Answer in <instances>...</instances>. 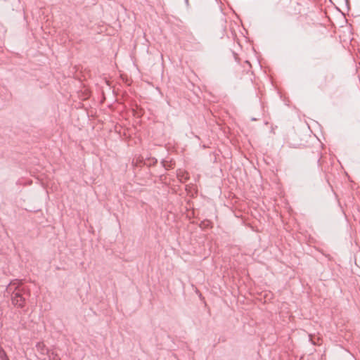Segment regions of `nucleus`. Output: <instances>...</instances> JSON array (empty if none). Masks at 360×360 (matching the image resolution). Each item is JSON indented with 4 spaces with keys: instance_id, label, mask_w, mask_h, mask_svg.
<instances>
[{
    "instance_id": "obj_2",
    "label": "nucleus",
    "mask_w": 360,
    "mask_h": 360,
    "mask_svg": "<svg viewBox=\"0 0 360 360\" xmlns=\"http://www.w3.org/2000/svg\"><path fill=\"white\" fill-rule=\"evenodd\" d=\"M7 358H8V356H7L6 352L1 347H0V359L5 360Z\"/></svg>"
},
{
    "instance_id": "obj_1",
    "label": "nucleus",
    "mask_w": 360,
    "mask_h": 360,
    "mask_svg": "<svg viewBox=\"0 0 360 360\" xmlns=\"http://www.w3.org/2000/svg\"><path fill=\"white\" fill-rule=\"evenodd\" d=\"M6 292L11 295L12 304L20 309L25 307L26 300L30 296L29 288L23 285L22 281L18 279L8 283Z\"/></svg>"
},
{
    "instance_id": "obj_4",
    "label": "nucleus",
    "mask_w": 360,
    "mask_h": 360,
    "mask_svg": "<svg viewBox=\"0 0 360 360\" xmlns=\"http://www.w3.org/2000/svg\"><path fill=\"white\" fill-rule=\"evenodd\" d=\"M185 3H186V4H188V0H185Z\"/></svg>"
},
{
    "instance_id": "obj_3",
    "label": "nucleus",
    "mask_w": 360,
    "mask_h": 360,
    "mask_svg": "<svg viewBox=\"0 0 360 360\" xmlns=\"http://www.w3.org/2000/svg\"><path fill=\"white\" fill-rule=\"evenodd\" d=\"M56 357H57V354H56L55 356L51 360H57Z\"/></svg>"
}]
</instances>
